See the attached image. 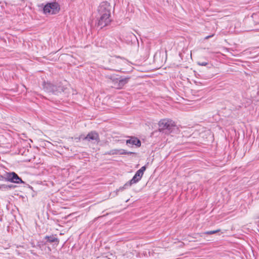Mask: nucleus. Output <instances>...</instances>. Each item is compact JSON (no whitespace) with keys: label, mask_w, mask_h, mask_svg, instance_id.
<instances>
[{"label":"nucleus","mask_w":259,"mask_h":259,"mask_svg":"<svg viewBox=\"0 0 259 259\" xmlns=\"http://www.w3.org/2000/svg\"><path fill=\"white\" fill-rule=\"evenodd\" d=\"M112 11L113 8L109 3L105 1L100 3L98 8L99 18L97 25L99 27L102 28L110 24Z\"/></svg>","instance_id":"f257e3e1"},{"label":"nucleus","mask_w":259,"mask_h":259,"mask_svg":"<svg viewBox=\"0 0 259 259\" xmlns=\"http://www.w3.org/2000/svg\"><path fill=\"white\" fill-rule=\"evenodd\" d=\"M106 78L112 86L117 89H122L129 81L128 77H123L115 74L107 75Z\"/></svg>","instance_id":"f03ea898"},{"label":"nucleus","mask_w":259,"mask_h":259,"mask_svg":"<svg viewBox=\"0 0 259 259\" xmlns=\"http://www.w3.org/2000/svg\"><path fill=\"white\" fill-rule=\"evenodd\" d=\"M146 170V166H143L141 167L140 169H139L135 174L133 178L127 183L125 184V185L120 188H119L118 189H117L115 193V195L117 194V192L119 191H122L124 189H126L127 187L131 186L132 185L138 182L142 178L144 172Z\"/></svg>","instance_id":"7ed1b4c3"},{"label":"nucleus","mask_w":259,"mask_h":259,"mask_svg":"<svg viewBox=\"0 0 259 259\" xmlns=\"http://www.w3.org/2000/svg\"><path fill=\"white\" fill-rule=\"evenodd\" d=\"M60 6L56 2L48 3L43 9L44 13L46 15H54L60 11Z\"/></svg>","instance_id":"20e7f679"},{"label":"nucleus","mask_w":259,"mask_h":259,"mask_svg":"<svg viewBox=\"0 0 259 259\" xmlns=\"http://www.w3.org/2000/svg\"><path fill=\"white\" fill-rule=\"evenodd\" d=\"M158 125L160 131L167 130L168 132H171L175 127L174 122L169 119H162L160 120Z\"/></svg>","instance_id":"39448f33"},{"label":"nucleus","mask_w":259,"mask_h":259,"mask_svg":"<svg viewBox=\"0 0 259 259\" xmlns=\"http://www.w3.org/2000/svg\"><path fill=\"white\" fill-rule=\"evenodd\" d=\"M7 179L9 181L16 184L24 183L23 181L21 180V179L19 177L18 175L14 172L8 173Z\"/></svg>","instance_id":"423d86ee"},{"label":"nucleus","mask_w":259,"mask_h":259,"mask_svg":"<svg viewBox=\"0 0 259 259\" xmlns=\"http://www.w3.org/2000/svg\"><path fill=\"white\" fill-rule=\"evenodd\" d=\"M126 143L129 147L136 146L137 147H139L141 145V141L137 138L134 137H131L130 139L127 140Z\"/></svg>","instance_id":"0eeeda50"},{"label":"nucleus","mask_w":259,"mask_h":259,"mask_svg":"<svg viewBox=\"0 0 259 259\" xmlns=\"http://www.w3.org/2000/svg\"><path fill=\"white\" fill-rule=\"evenodd\" d=\"M43 87L44 89L46 92L56 94V87L52 84L51 83L45 82L44 83Z\"/></svg>","instance_id":"6e6552de"},{"label":"nucleus","mask_w":259,"mask_h":259,"mask_svg":"<svg viewBox=\"0 0 259 259\" xmlns=\"http://www.w3.org/2000/svg\"><path fill=\"white\" fill-rule=\"evenodd\" d=\"M84 139L89 141H95V142H98L99 141V135L97 133L91 132L87 135Z\"/></svg>","instance_id":"1a4fd4ad"},{"label":"nucleus","mask_w":259,"mask_h":259,"mask_svg":"<svg viewBox=\"0 0 259 259\" xmlns=\"http://www.w3.org/2000/svg\"><path fill=\"white\" fill-rule=\"evenodd\" d=\"M46 238H47L48 241L50 242H54L58 240L57 238L54 236H46Z\"/></svg>","instance_id":"9d476101"},{"label":"nucleus","mask_w":259,"mask_h":259,"mask_svg":"<svg viewBox=\"0 0 259 259\" xmlns=\"http://www.w3.org/2000/svg\"><path fill=\"white\" fill-rule=\"evenodd\" d=\"M109 154L114 155V154H119V149H113L111 150L109 153Z\"/></svg>","instance_id":"9b49d317"},{"label":"nucleus","mask_w":259,"mask_h":259,"mask_svg":"<svg viewBox=\"0 0 259 259\" xmlns=\"http://www.w3.org/2000/svg\"><path fill=\"white\" fill-rule=\"evenodd\" d=\"M129 153L126 152L125 150L123 149H119V154L122 155V154H128Z\"/></svg>","instance_id":"f8f14e48"},{"label":"nucleus","mask_w":259,"mask_h":259,"mask_svg":"<svg viewBox=\"0 0 259 259\" xmlns=\"http://www.w3.org/2000/svg\"><path fill=\"white\" fill-rule=\"evenodd\" d=\"M219 231V230H214V231H207V232H206L205 233V234H214L218 232Z\"/></svg>","instance_id":"ddd939ff"},{"label":"nucleus","mask_w":259,"mask_h":259,"mask_svg":"<svg viewBox=\"0 0 259 259\" xmlns=\"http://www.w3.org/2000/svg\"><path fill=\"white\" fill-rule=\"evenodd\" d=\"M198 64L200 66H205L208 64V62H198Z\"/></svg>","instance_id":"4468645a"},{"label":"nucleus","mask_w":259,"mask_h":259,"mask_svg":"<svg viewBox=\"0 0 259 259\" xmlns=\"http://www.w3.org/2000/svg\"><path fill=\"white\" fill-rule=\"evenodd\" d=\"M1 190H8L7 185H1Z\"/></svg>","instance_id":"2eb2a0df"},{"label":"nucleus","mask_w":259,"mask_h":259,"mask_svg":"<svg viewBox=\"0 0 259 259\" xmlns=\"http://www.w3.org/2000/svg\"><path fill=\"white\" fill-rule=\"evenodd\" d=\"M7 187H8V190H9V189L13 188L14 187V186L12 185H7Z\"/></svg>","instance_id":"dca6fc26"}]
</instances>
